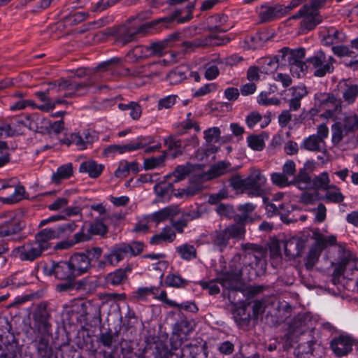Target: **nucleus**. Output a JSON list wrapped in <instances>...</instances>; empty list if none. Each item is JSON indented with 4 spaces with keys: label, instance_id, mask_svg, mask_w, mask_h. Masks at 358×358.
<instances>
[{
    "label": "nucleus",
    "instance_id": "nucleus-1",
    "mask_svg": "<svg viewBox=\"0 0 358 358\" xmlns=\"http://www.w3.org/2000/svg\"><path fill=\"white\" fill-rule=\"evenodd\" d=\"M337 289H341L338 285L341 277L354 280L358 285V259L345 243H337Z\"/></svg>",
    "mask_w": 358,
    "mask_h": 358
},
{
    "label": "nucleus",
    "instance_id": "nucleus-2",
    "mask_svg": "<svg viewBox=\"0 0 358 358\" xmlns=\"http://www.w3.org/2000/svg\"><path fill=\"white\" fill-rule=\"evenodd\" d=\"M312 315L310 313H300L296 315L289 324L288 332L285 335V343L284 349L288 350L298 342L299 336L313 329Z\"/></svg>",
    "mask_w": 358,
    "mask_h": 358
},
{
    "label": "nucleus",
    "instance_id": "nucleus-3",
    "mask_svg": "<svg viewBox=\"0 0 358 358\" xmlns=\"http://www.w3.org/2000/svg\"><path fill=\"white\" fill-rule=\"evenodd\" d=\"M25 227L24 221L15 213L8 211L0 213V239L9 238L10 240L22 241L25 236L20 234Z\"/></svg>",
    "mask_w": 358,
    "mask_h": 358
},
{
    "label": "nucleus",
    "instance_id": "nucleus-4",
    "mask_svg": "<svg viewBox=\"0 0 358 358\" xmlns=\"http://www.w3.org/2000/svg\"><path fill=\"white\" fill-rule=\"evenodd\" d=\"M245 233L246 229L243 227L231 224L224 229L213 231L210 233V238L212 244L220 252H223L229 244L230 239L243 240Z\"/></svg>",
    "mask_w": 358,
    "mask_h": 358
},
{
    "label": "nucleus",
    "instance_id": "nucleus-5",
    "mask_svg": "<svg viewBox=\"0 0 358 358\" xmlns=\"http://www.w3.org/2000/svg\"><path fill=\"white\" fill-rule=\"evenodd\" d=\"M93 83L94 81L90 78L83 82H76L75 80H66L62 78L47 84L48 86L47 94H49L52 99L56 96H61L64 92H67L66 91L75 90L76 92H80L85 90V92H83L85 94Z\"/></svg>",
    "mask_w": 358,
    "mask_h": 358
},
{
    "label": "nucleus",
    "instance_id": "nucleus-6",
    "mask_svg": "<svg viewBox=\"0 0 358 358\" xmlns=\"http://www.w3.org/2000/svg\"><path fill=\"white\" fill-rule=\"evenodd\" d=\"M280 52H281V59L285 62H287L290 66L291 72L298 73L300 76V72L303 73L308 68V65L302 62V59L305 57V49L299 48L297 49H290L287 47L282 48Z\"/></svg>",
    "mask_w": 358,
    "mask_h": 358
},
{
    "label": "nucleus",
    "instance_id": "nucleus-7",
    "mask_svg": "<svg viewBox=\"0 0 358 358\" xmlns=\"http://www.w3.org/2000/svg\"><path fill=\"white\" fill-rule=\"evenodd\" d=\"M241 250L244 252V257L254 260L250 262V265H255L259 267L261 270L265 271L266 268L267 248L263 245L246 243L241 245Z\"/></svg>",
    "mask_w": 358,
    "mask_h": 358
},
{
    "label": "nucleus",
    "instance_id": "nucleus-8",
    "mask_svg": "<svg viewBox=\"0 0 358 358\" xmlns=\"http://www.w3.org/2000/svg\"><path fill=\"white\" fill-rule=\"evenodd\" d=\"M328 0H312L310 4L308 5V10L301 22V27L302 33H306L314 29L317 24L322 22V17L319 14L318 8L321 7Z\"/></svg>",
    "mask_w": 358,
    "mask_h": 358
},
{
    "label": "nucleus",
    "instance_id": "nucleus-9",
    "mask_svg": "<svg viewBox=\"0 0 358 358\" xmlns=\"http://www.w3.org/2000/svg\"><path fill=\"white\" fill-rule=\"evenodd\" d=\"M152 138L150 136H138L135 140L131 141L129 143L126 145H111L108 146L103 150V155L108 156L111 153L118 152L120 154L126 152H131L141 148H145L148 144L152 143Z\"/></svg>",
    "mask_w": 358,
    "mask_h": 358
},
{
    "label": "nucleus",
    "instance_id": "nucleus-10",
    "mask_svg": "<svg viewBox=\"0 0 358 358\" xmlns=\"http://www.w3.org/2000/svg\"><path fill=\"white\" fill-rule=\"evenodd\" d=\"M44 251L34 241H28L13 250L21 261L33 262L42 256Z\"/></svg>",
    "mask_w": 358,
    "mask_h": 358
},
{
    "label": "nucleus",
    "instance_id": "nucleus-11",
    "mask_svg": "<svg viewBox=\"0 0 358 358\" xmlns=\"http://www.w3.org/2000/svg\"><path fill=\"white\" fill-rule=\"evenodd\" d=\"M47 308V302L43 301L36 305L33 312L35 326L39 331L43 333H48L51 327L49 322L50 314Z\"/></svg>",
    "mask_w": 358,
    "mask_h": 358
},
{
    "label": "nucleus",
    "instance_id": "nucleus-12",
    "mask_svg": "<svg viewBox=\"0 0 358 358\" xmlns=\"http://www.w3.org/2000/svg\"><path fill=\"white\" fill-rule=\"evenodd\" d=\"M306 62L309 67L315 69L313 74L317 77H323L327 73L334 71L332 64L326 62L325 53L321 50L313 57L307 59Z\"/></svg>",
    "mask_w": 358,
    "mask_h": 358
},
{
    "label": "nucleus",
    "instance_id": "nucleus-13",
    "mask_svg": "<svg viewBox=\"0 0 358 358\" xmlns=\"http://www.w3.org/2000/svg\"><path fill=\"white\" fill-rule=\"evenodd\" d=\"M256 208V206L252 203H246L239 205L238 210L239 214L236 213L234 218V224L241 226L245 229V225L248 224L253 223L257 220H261L260 216L254 214L253 212Z\"/></svg>",
    "mask_w": 358,
    "mask_h": 358
},
{
    "label": "nucleus",
    "instance_id": "nucleus-14",
    "mask_svg": "<svg viewBox=\"0 0 358 358\" xmlns=\"http://www.w3.org/2000/svg\"><path fill=\"white\" fill-rule=\"evenodd\" d=\"M266 178L259 171H253L248 178H245V190L248 191V194L259 196L264 194V186Z\"/></svg>",
    "mask_w": 358,
    "mask_h": 358
},
{
    "label": "nucleus",
    "instance_id": "nucleus-15",
    "mask_svg": "<svg viewBox=\"0 0 358 358\" xmlns=\"http://www.w3.org/2000/svg\"><path fill=\"white\" fill-rule=\"evenodd\" d=\"M233 318L239 329L249 331L255 327L256 321H253L249 310V306H242L233 310Z\"/></svg>",
    "mask_w": 358,
    "mask_h": 358
},
{
    "label": "nucleus",
    "instance_id": "nucleus-16",
    "mask_svg": "<svg viewBox=\"0 0 358 358\" xmlns=\"http://www.w3.org/2000/svg\"><path fill=\"white\" fill-rule=\"evenodd\" d=\"M239 166L231 167V164L225 161H220L210 166L209 170L199 175V178L202 180H210L218 178L227 173L236 171Z\"/></svg>",
    "mask_w": 358,
    "mask_h": 358
},
{
    "label": "nucleus",
    "instance_id": "nucleus-17",
    "mask_svg": "<svg viewBox=\"0 0 358 358\" xmlns=\"http://www.w3.org/2000/svg\"><path fill=\"white\" fill-rule=\"evenodd\" d=\"M22 123L31 131L46 134L48 132L50 120L36 113L26 115Z\"/></svg>",
    "mask_w": 358,
    "mask_h": 358
},
{
    "label": "nucleus",
    "instance_id": "nucleus-18",
    "mask_svg": "<svg viewBox=\"0 0 358 358\" xmlns=\"http://www.w3.org/2000/svg\"><path fill=\"white\" fill-rule=\"evenodd\" d=\"M164 145L168 147V150L169 151L173 150V152L171 153V157L174 159L179 155H182L183 149L186 146H197L199 145V140L196 136H194L190 139H189L182 147L181 140L177 138L176 135H170L164 139Z\"/></svg>",
    "mask_w": 358,
    "mask_h": 358
},
{
    "label": "nucleus",
    "instance_id": "nucleus-19",
    "mask_svg": "<svg viewBox=\"0 0 358 358\" xmlns=\"http://www.w3.org/2000/svg\"><path fill=\"white\" fill-rule=\"evenodd\" d=\"M217 280L224 291H242L243 289L244 283L241 277L222 271L217 276ZM223 294H224V292H223Z\"/></svg>",
    "mask_w": 358,
    "mask_h": 358
},
{
    "label": "nucleus",
    "instance_id": "nucleus-20",
    "mask_svg": "<svg viewBox=\"0 0 358 358\" xmlns=\"http://www.w3.org/2000/svg\"><path fill=\"white\" fill-rule=\"evenodd\" d=\"M181 11L179 10H175L171 15L160 17L154 20H152L150 22H146L145 26H147L148 27H159V28H167L169 27L170 24H171L176 20H177V22L184 23L186 22L189 21L192 17L193 15L191 13H189L186 16L178 17V16L180 15Z\"/></svg>",
    "mask_w": 358,
    "mask_h": 358
},
{
    "label": "nucleus",
    "instance_id": "nucleus-21",
    "mask_svg": "<svg viewBox=\"0 0 358 358\" xmlns=\"http://www.w3.org/2000/svg\"><path fill=\"white\" fill-rule=\"evenodd\" d=\"M76 276L90 272L93 267L84 252H75L69 259Z\"/></svg>",
    "mask_w": 358,
    "mask_h": 358
},
{
    "label": "nucleus",
    "instance_id": "nucleus-22",
    "mask_svg": "<svg viewBox=\"0 0 358 358\" xmlns=\"http://www.w3.org/2000/svg\"><path fill=\"white\" fill-rule=\"evenodd\" d=\"M145 24L141 26L137 31H133L130 29L126 27H121L113 32H110L108 35L115 36L116 41L121 43L122 45H126L135 39V36L138 32H143L147 29H151L152 27H148L145 26Z\"/></svg>",
    "mask_w": 358,
    "mask_h": 358
},
{
    "label": "nucleus",
    "instance_id": "nucleus-23",
    "mask_svg": "<svg viewBox=\"0 0 358 358\" xmlns=\"http://www.w3.org/2000/svg\"><path fill=\"white\" fill-rule=\"evenodd\" d=\"M10 338L11 340H8L0 335V358H19L18 344L13 334L10 335Z\"/></svg>",
    "mask_w": 358,
    "mask_h": 358
},
{
    "label": "nucleus",
    "instance_id": "nucleus-24",
    "mask_svg": "<svg viewBox=\"0 0 358 358\" xmlns=\"http://www.w3.org/2000/svg\"><path fill=\"white\" fill-rule=\"evenodd\" d=\"M153 355L159 358H192L191 356L185 355V349L175 348L173 350H169L168 348L162 342L155 344Z\"/></svg>",
    "mask_w": 358,
    "mask_h": 358
},
{
    "label": "nucleus",
    "instance_id": "nucleus-25",
    "mask_svg": "<svg viewBox=\"0 0 358 358\" xmlns=\"http://www.w3.org/2000/svg\"><path fill=\"white\" fill-rule=\"evenodd\" d=\"M340 120L342 117H338ZM358 129V120L355 115L345 116L343 121L337 122V143L340 141L343 134H348L349 131H352Z\"/></svg>",
    "mask_w": 358,
    "mask_h": 358
},
{
    "label": "nucleus",
    "instance_id": "nucleus-26",
    "mask_svg": "<svg viewBox=\"0 0 358 358\" xmlns=\"http://www.w3.org/2000/svg\"><path fill=\"white\" fill-rule=\"evenodd\" d=\"M58 232L55 229L51 228H45L41 230L35 235L34 241L43 250L46 251L51 247L50 241L57 238Z\"/></svg>",
    "mask_w": 358,
    "mask_h": 358
},
{
    "label": "nucleus",
    "instance_id": "nucleus-27",
    "mask_svg": "<svg viewBox=\"0 0 358 358\" xmlns=\"http://www.w3.org/2000/svg\"><path fill=\"white\" fill-rule=\"evenodd\" d=\"M129 254L125 243H121L114 245L109 253L104 254L105 259L110 266H116L120 261L123 260L124 257Z\"/></svg>",
    "mask_w": 358,
    "mask_h": 358
},
{
    "label": "nucleus",
    "instance_id": "nucleus-28",
    "mask_svg": "<svg viewBox=\"0 0 358 358\" xmlns=\"http://www.w3.org/2000/svg\"><path fill=\"white\" fill-rule=\"evenodd\" d=\"M52 270L55 276L60 280L76 279L77 277L69 261H61L54 264Z\"/></svg>",
    "mask_w": 358,
    "mask_h": 358
},
{
    "label": "nucleus",
    "instance_id": "nucleus-29",
    "mask_svg": "<svg viewBox=\"0 0 358 358\" xmlns=\"http://www.w3.org/2000/svg\"><path fill=\"white\" fill-rule=\"evenodd\" d=\"M355 339L348 334H340L337 336V357L347 356L352 351Z\"/></svg>",
    "mask_w": 358,
    "mask_h": 358
},
{
    "label": "nucleus",
    "instance_id": "nucleus-30",
    "mask_svg": "<svg viewBox=\"0 0 358 358\" xmlns=\"http://www.w3.org/2000/svg\"><path fill=\"white\" fill-rule=\"evenodd\" d=\"M132 268L133 267L131 264H127L124 268H117L108 273L105 278L106 283L112 285L123 284L127 280V274L131 272Z\"/></svg>",
    "mask_w": 358,
    "mask_h": 358
},
{
    "label": "nucleus",
    "instance_id": "nucleus-31",
    "mask_svg": "<svg viewBox=\"0 0 358 358\" xmlns=\"http://www.w3.org/2000/svg\"><path fill=\"white\" fill-rule=\"evenodd\" d=\"M34 343L40 358L53 357V350L50 345L48 337H46L45 335H41L35 338Z\"/></svg>",
    "mask_w": 358,
    "mask_h": 358
},
{
    "label": "nucleus",
    "instance_id": "nucleus-32",
    "mask_svg": "<svg viewBox=\"0 0 358 358\" xmlns=\"http://www.w3.org/2000/svg\"><path fill=\"white\" fill-rule=\"evenodd\" d=\"M303 243L298 239H289L284 243V253L289 259L301 257Z\"/></svg>",
    "mask_w": 358,
    "mask_h": 358
},
{
    "label": "nucleus",
    "instance_id": "nucleus-33",
    "mask_svg": "<svg viewBox=\"0 0 358 358\" xmlns=\"http://www.w3.org/2000/svg\"><path fill=\"white\" fill-rule=\"evenodd\" d=\"M287 13L286 8H283L282 6L278 5L273 7L266 8L259 13L262 22H271L275 19L282 17Z\"/></svg>",
    "mask_w": 358,
    "mask_h": 358
},
{
    "label": "nucleus",
    "instance_id": "nucleus-34",
    "mask_svg": "<svg viewBox=\"0 0 358 358\" xmlns=\"http://www.w3.org/2000/svg\"><path fill=\"white\" fill-rule=\"evenodd\" d=\"M315 103L321 110L334 108L336 110V96L333 92H319L315 94Z\"/></svg>",
    "mask_w": 358,
    "mask_h": 358
},
{
    "label": "nucleus",
    "instance_id": "nucleus-35",
    "mask_svg": "<svg viewBox=\"0 0 358 358\" xmlns=\"http://www.w3.org/2000/svg\"><path fill=\"white\" fill-rule=\"evenodd\" d=\"M160 66L159 62L149 63L141 66H136L133 69V76H146L152 78L153 76H157L159 75V72L155 67Z\"/></svg>",
    "mask_w": 358,
    "mask_h": 358
},
{
    "label": "nucleus",
    "instance_id": "nucleus-36",
    "mask_svg": "<svg viewBox=\"0 0 358 358\" xmlns=\"http://www.w3.org/2000/svg\"><path fill=\"white\" fill-rule=\"evenodd\" d=\"M103 168L104 166L102 164H98L94 160H89L80 164L79 171L87 173L90 178H96L101 174Z\"/></svg>",
    "mask_w": 358,
    "mask_h": 358
},
{
    "label": "nucleus",
    "instance_id": "nucleus-37",
    "mask_svg": "<svg viewBox=\"0 0 358 358\" xmlns=\"http://www.w3.org/2000/svg\"><path fill=\"white\" fill-rule=\"evenodd\" d=\"M258 64L261 69V73L264 74L273 73L279 66L278 56L266 57L258 60Z\"/></svg>",
    "mask_w": 358,
    "mask_h": 358
},
{
    "label": "nucleus",
    "instance_id": "nucleus-38",
    "mask_svg": "<svg viewBox=\"0 0 358 358\" xmlns=\"http://www.w3.org/2000/svg\"><path fill=\"white\" fill-rule=\"evenodd\" d=\"M312 180L310 173L299 169L298 173L291 180V183L299 189L304 190L311 188Z\"/></svg>",
    "mask_w": 358,
    "mask_h": 358
},
{
    "label": "nucleus",
    "instance_id": "nucleus-39",
    "mask_svg": "<svg viewBox=\"0 0 358 358\" xmlns=\"http://www.w3.org/2000/svg\"><path fill=\"white\" fill-rule=\"evenodd\" d=\"M176 215V211L175 210V208L173 207L169 206L152 213L150 215V220L159 224L161 222H164L169 219H173Z\"/></svg>",
    "mask_w": 358,
    "mask_h": 358
},
{
    "label": "nucleus",
    "instance_id": "nucleus-40",
    "mask_svg": "<svg viewBox=\"0 0 358 358\" xmlns=\"http://www.w3.org/2000/svg\"><path fill=\"white\" fill-rule=\"evenodd\" d=\"M73 175V166L68 163L58 167L57 172L52 176V181L55 184H59L61 180L68 179Z\"/></svg>",
    "mask_w": 358,
    "mask_h": 358
},
{
    "label": "nucleus",
    "instance_id": "nucleus-41",
    "mask_svg": "<svg viewBox=\"0 0 358 358\" xmlns=\"http://www.w3.org/2000/svg\"><path fill=\"white\" fill-rule=\"evenodd\" d=\"M313 345L314 342L311 340L299 343L294 349V355L297 358H314Z\"/></svg>",
    "mask_w": 358,
    "mask_h": 358
},
{
    "label": "nucleus",
    "instance_id": "nucleus-42",
    "mask_svg": "<svg viewBox=\"0 0 358 358\" xmlns=\"http://www.w3.org/2000/svg\"><path fill=\"white\" fill-rule=\"evenodd\" d=\"M329 178L327 172H323L312 180L311 189L317 191V189L328 190L334 188V185H329Z\"/></svg>",
    "mask_w": 358,
    "mask_h": 358
},
{
    "label": "nucleus",
    "instance_id": "nucleus-43",
    "mask_svg": "<svg viewBox=\"0 0 358 358\" xmlns=\"http://www.w3.org/2000/svg\"><path fill=\"white\" fill-rule=\"evenodd\" d=\"M192 326L186 318H181L177 321L173 326V334L180 337V339L183 338L182 336H186L192 331Z\"/></svg>",
    "mask_w": 358,
    "mask_h": 358
},
{
    "label": "nucleus",
    "instance_id": "nucleus-44",
    "mask_svg": "<svg viewBox=\"0 0 358 358\" xmlns=\"http://www.w3.org/2000/svg\"><path fill=\"white\" fill-rule=\"evenodd\" d=\"M193 171L192 164L187 162L183 165L177 166L172 172L173 175V182L176 183L185 179Z\"/></svg>",
    "mask_w": 358,
    "mask_h": 358
},
{
    "label": "nucleus",
    "instance_id": "nucleus-45",
    "mask_svg": "<svg viewBox=\"0 0 358 358\" xmlns=\"http://www.w3.org/2000/svg\"><path fill=\"white\" fill-rule=\"evenodd\" d=\"M176 251L180 255V258L190 261L196 259L197 257L196 249L193 245L185 243L176 248Z\"/></svg>",
    "mask_w": 358,
    "mask_h": 358
},
{
    "label": "nucleus",
    "instance_id": "nucleus-46",
    "mask_svg": "<svg viewBox=\"0 0 358 358\" xmlns=\"http://www.w3.org/2000/svg\"><path fill=\"white\" fill-rule=\"evenodd\" d=\"M322 250V248H320L316 243L310 248L305 262V267L308 271H311L319 259Z\"/></svg>",
    "mask_w": 358,
    "mask_h": 358
},
{
    "label": "nucleus",
    "instance_id": "nucleus-47",
    "mask_svg": "<svg viewBox=\"0 0 358 358\" xmlns=\"http://www.w3.org/2000/svg\"><path fill=\"white\" fill-rule=\"evenodd\" d=\"M149 46L136 45L129 51L127 54V57L134 58L132 62H138L140 59L150 57Z\"/></svg>",
    "mask_w": 358,
    "mask_h": 358
},
{
    "label": "nucleus",
    "instance_id": "nucleus-48",
    "mask_svg": "<svg viewBox=\"0 0 358 358\" xmlns=\"http://www.w3.org/2000/svg\"><path fill=\"white\" fill-rule=\"evenodd\" d=\"M173 184V182L165 183V181H162L155 185V192L161 199L169 198L174 190Z\"/></svg>",
    "mask_w": 358,
    "mask_h": 358
},
{
    "label": "nucleus",
    "instance_id": "nucleus-49",
    "mask_svg": "<svg viewBox=\"0 0 358 358\" xmlns=\"http://www.w3.org/2000/svg\"><path fill=\"white\" fill-rule=\"evenodd\" d=\"M164 283L168 287L185 288L188 285L189 282L178 274L169 273L166 276Z\"/></svg>",
    "mask_w": 358,
    "mask_h": 358
},
{
    "label": "nucleus",
    "instance_id": "nucleus-50",
    "mask_svg": "<svg viewBox=\"0 0 358 358\" xmlns=\"http://www.w3.org/2000/svg\"><path fill=\"white\" fill-rule=\"evenodd\" d=\"M293 209V206L288 203H282L279 205V211L278 215L280 216V220L284 223L289 224L297 221V218H296L294 215L291 216V213Z\"/></svg>",
    "mask_w": 358,
    "mask_h": 358
},
{
    "label": "nucleus",
    "instance_id": "nucleus-51",
    "mask_svg": "<svg viewBox=\"0 0 358 358\" xmlns=\"http://www.w3.org/2000/svg\"><path fill=\"white\" fill-rule=\"evenodd\" d=\"M166 158V151L158 157L146 158L143 161V168L145 170H152L157 167L164 166Z\"/></svg>",
    "mask_w": 358,
    "mask_h": 358
},
{
    "label": "nucleus",
    "instance_id": "nucleus-52",
    "mask_svg": "<svg viewBox=\"0 0 358 358\" xmlns=\"http://www.w3.org/2000/svg\"><path fill=\"white\" fill-rule=\"evenodd\" d=\"M322 144L317 137L310 135L303 140L301 148L312 152H320L322 150Z\"/></svg>",
    "mask_w": 358,
    "mask_h": 358
},
{
    "label": "nucleus",
    "instance_id": "nucleus-53",
    "mask_svg": "<svg viewBox=\"0 0 358 358\" xmlns=\"http://www.w3.org/2000/svg\"><path fill=\"white\" fill-rule=\"evenodd\" d=\"M90 236L96 235L104 237L108 233V227L100 219H96L90 223L88 229Z\"/></svg>",
    "mask_w": 358,
    "mask_h": 358
},
{
    "label": "nucleus",
    "instance_id": "nucleus-54",
    "mask_svg": "<svg viewBox=\"0 0 358 358\" xmlns=\"http://www.w3.org/2000/svg\"><path fill=\"white\" fill-rule=\"evenodd\" d=\"M182 347L186 356H191L192 358H204L203 345L189 343Z\"/></svg>",
    "mask_w": 358,
    "mask_h": 358
},
{
    "label": "nucleus",
    "instance_id": "nucleus-55",
    "mask_svg": "<svg viewBox=\"0 0 358 358\" xmlns=\"http://www.w3.org/2000/svg\"><path fill=\"white\" fill-rule=\"evenodd\" d=\"M248 146L255 151H262L265 147V143L262 135L250 134L247 138Z\"/></svg>",
    "mask_w": 358,
    "mask_h": 358
},
{
    "label": "nucleus",
    "instance_id": "nucleus-56",
    "mask_svg": "<svg viewBox=\"0 0 358 358\" xmlns=\"http://www.w3.org/2000/svg\"><path fill=\"white\" fill-rule=\"evenodd\" d=\"M215 211L219 215L225 217L228 219H233L234 220L236 215L233 206L230 204L220 203L217 206Z\"/></svg>",
    "mask_w": 358,
    "mask_h": 358
},
{
    "label": "nucleus",
    "instance_id": "nucleus-57",
    "mask_svg": "<svg viewBox=\"0 0 358 358\" xmlns=\"http://www.w3.org/2000/svg\"><path fill=\"white\" fill-rule=\"evenodd\" d=\"M149 46L150 56H162L165 53V50L169 47L166 41H161L152 43Z\"/></svg>",
    "mask_w": 358,
    "mask_h": 358
},
{
    "label": "nucleus",
    "instance_id": "nucleus-58",
    "mask_svg": "<svg viewBox=\"0 0 358 358\" xmlns=\"http://www.w3.org/2000/svg\"><path fill=\"white\" fill-rule=\"evenodd\" d=\"M217 278L210 280L209 281L201 280L199 282V285L201 287L203 290L208 291L210 295L217 294L220 292V287L217 285Z\"/></svg>",
    "mask_w": 358,
    "mask_h": 358
},
{
    "label": "nucleus",
    "instance_id": "nucleus-59",
    "mask_svg": "<svg viewBox=\"0 0 358 358\" xmlns=\"http://www.w3.org/2000/svg\"><path fill=\"white\" fill-rule=\"evenodd\" d=\"M292 308L290 304L280 303L277 308V313L275 315L277 317V322H282L286 319L290 317L292 313Z\"/></svg>",
    "mask_w": 358,
    "mask_h": 358
},
{
    "label": "nucleus",
    "instance_id": "nucleus-60",
    "mask_svg": "<svg viewBox=\"0 0 358 358\" xmlns=\"http://www.w3.org/2000/svg\"><path fill=\"white\" fill-rule=\"evenodd\" d=\"M89 17L87 12H75L71 13L65 17V22L69 25H75L83 22Z\"/></svg>",
    "mask_w": 358,
    "mask_h": 358
},
{
    "label": "nucleus",
    "instance_id": "nucleus-61",
    "mask_svg": "<svg viewBox=\"0 0 358 358\" xmlns=\"http://www.w3.org/2000/svg\"><path fill=\"white\" fill-rule=\"evenodd\" d=\"M226 272L242 278L243 268L240 262V255L234 257L229 264V270Z\"/></svg>",
    "mask_w": 358,
    "mask_h": 358
},
{
    "label": "nucleus",
    "instance_id": "nucleus-62",
    "mask_svg": "<svg viewBox=\"0 0 358 358\" xmlns=\"http://www.w3.org/2000/svg\"><path fill=\"white\" fill-rule=\"evenodd\" d=\"M204 211L203 210L201 206H197L195 208H192L186 211L182 212L181 216L187 220V222L192 221L194 220L199 219L201 217Z\"/></svg>",
    "mask_w": 358,
    "mask_h": 358
},
{
    "label": "nucleus",
    "instance_id": "nucleus-63",
    "mask_svg": "<svg viewBox=\"0 0 358 358\" xmlns=\"http://www.w3.org/2000/svg\"><path fill=\"white\" fill-rule=\"evenodd\" d=\"M271 180L273 184L278 185L280 187H285L292 185L291 181L288 180V176L283 172L272 173Z\"/></svg>",
    "mask_w": 358,
    "mask_h": 358
},
{
    "label": "nucleus",
    "instance_id": "nucleus-64",
    "mask_svg": "<svg viewBox=\"0 0 358 358\" xmlns=\"http://www.w3.org/2000/svg\"><path fill=\"white\" fill-rule=\"evenodd\" d=\"M358 96V85H350L343 92V97L348 103L350 104L355 101Z\"/></svg>",
    "mask_w": 358,
    "mask_h": 358
}]
</instances>
